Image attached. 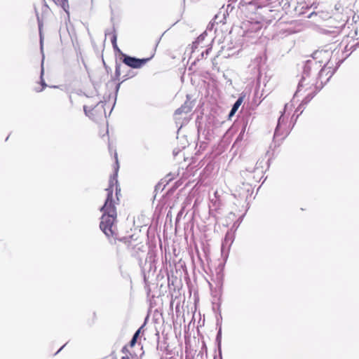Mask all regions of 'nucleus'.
<instances>
[{
  "mask_svg": "<svg viewBox=\"0 0 359 359\" xmlns=\"http://www.w3.org/2000/svg\"><path fill=\"white\" fill-rule=\"evenodd\" d=\"M245 128H246V125H245L243 127L242 130L241 131L240 134L237 137L236 140V142L241 141L243 139L245 132Z\"/></svg>",
  "mask_w": 359,
  "mask_h": 359,
  "instance_id": "nucleus-14",
  "label": "nucleus"
},
{
  "mask_svg": "<svg viewBox=\"0 0 359 359\" xmlns=\"http://www.w3.org/2000/svg\"><path fill=\"white\" fill-rule=\"evenodd\" d=\"M57 5L60 6L63 10L69 14V3L68 0H53Z\"/></svg>",
  "mask_w": 359,
  "mask_h": 359,
  "instance_id": "nucleus-8",
  "label": "nucleus"
},
{
  "mask_svg": "<svg viewBox=\"0 0 359 359\" xmlns=\"http://www.w3.org/2000/svg\"><path fill=\"white\" fill-rule=\"evenodd\" d=\"M313 64V61L312 60H308L306 62V64L305 65L304 68L302 79L300 80L298 84L297 90L295 93V96H297V94L301 91L302 87L309 84V83H307L306 81L310 76V72Z\"/></svg>",
  "mask_w": 359,
  "mask_h": 359,
  "instance_id": "nucleus-4",
  "label": "nucleus"
},
{
  "mask_svg": "<svg viewBox=\"0 0 359 359\" xmlns=\"http://www.w3.org/2000/svg\"><path fill=\"white\" fill-rule=\"evenodd\" d=\"M121 71V65H116V69H115V75H116V77L120 76Z\"/></svg>",
  "mask_w": 359,
  "mask_h": 359,
  "instance_id": "nucleus-16",
  "label": "nucleus"
},
{
  "mask_svg": "<svg viewBox=\"0 0 359 359\" xmlns=\"http://www.w3.org/2000/svg\"><path fill=\"white\" fill-rule=\"evenodd\" d=\"M40 46H41V50L43 51V39L41 34L40 33Z\"/></svg>",
  "mask_w": 359,
  "mask_h": 359,
  "instance_id": "nucleus-19",
  "label": "nucleus"
},
{
  "mask_svg": "<svg viewBox=\"0 0 359 359\" xmlns=\"http://www.w3.org/2000/svg\"><path fill=\"white\" fill-rule=\"evenodd\" d=\"M122 359H129V358L128 356H123L122 357Z\"/></svg>",
  "mask_w": 359,
  "mask_h": 359,
  "instance_id": "nucleus-22",
  "label": "nucleus"
},
{
  "mask_svg": "<svg viewBox=\"0 0 359 359\" xmlns=\"http://www.w3.org/2000/svg\"><path fill=\"white\" fill-rule=\"evenodd\" d=\"M125 350H126V346H124V347L122 348V351H123V352H124V351H125Z\"/></svg>",
  "mask_w": 359,
  "mask_h": 359,
  "instance_id": "nucleus-23",
  "label": "nucleus"
},
{
  "mask_svg": "<svg viewBox=\"0 0 359 359\" xmlns=\"http://www.w3.org/2000/svg\"><path fill=\"white\" fill-rule=\"evenodd\" d=\"M286 122H287V118L284 116L283 114H282L278 120V124H277L276 128L275 130V133H274L275 136H278L279 135V132L282 128V126L285 125Z\"/></svg>",
  "mask_w": 359,
  "mask_h": 359,
  "instance_id": "nucleus-5",
  "label": "nucleus"
},
{
  "mask_svg": "<svg viewBox=\"0 0 359 359\" xmlns=\"http://www.w3.org/2000/svg\"><path fill=\"white\" fill-rule=\"evenodd\" d=\"M313 97L314 95L309 94L302 101V103L299 106L297 109L299 110L302 104H306L307 103H309Z\"/></svg>",
  "mask_w": 359,
  "mask_h": 359,
  "instance_id": "nucleus-12",
  "label": "nucleus"
},
{
  "mask_svg": "<svg viewBox=\"0 0 359 359\" xmlns=\"http://www.w3.org/2000/svg\"><path fill=\"white\" fill-rule=\"evenodd\" d=\"M115 159L116 166L114 168V174L109 179V187L106 189L107 191V197L104 205L100 208V211L103 212L100 224V229L108 237H113L116 235V228L114 222L116 219V209L113 201V187L116 185V195L118 194V180L117 173L118 170V163L117 154L115 153ZM120 191V189H118Z\"/></svg>",
  "mask_w": 359,
  "mask_h": 359,
  "instance_id": "nucleus-1",
  "label": "nucleus"
},
{
  "mask_svg": "<svg viewBox=\"0 0 359 359\" xmlns=\"http://www.w3.org/2000/svg\"><path fill=\"white\" fill-rule=\"evenodd\" d=\"M43 72H44V69H43V59L42 62H41V76H40L41 77V84L42 86V88L41 89H36V92L42 91L44 89V88L47 86L45 81L43 79Z\"/></svg>",
  "mask_w": 359,
  "mask_h": 359,
  "instance_id": "nucleus-10",
  "label": "nucleus"
},
{
  "mask_svg": "<svg viewBox=\"0 0 359 359\" xmlns=\"http://www.w3.org/2000/svg\"><path fill=\"white\" fill-rule=\"evenodd\" d=\"M111 33H113L111 41L112 46H115L116 43L117 36H116V34L115 33L114 28H113L111 32L110 30H106L105 31V35L110 34Z\"/></svg>",
  "mask_w": 359,
  "mask_h": 359,
  "instance_id": "nucleus-11",
  "label": "nucleus"
},
{
  "mask_svg": "<svg viewBox=\"0 0 359 359\" xmlns=\"http://www.w3.org/2000/svg\"><path fill=\"white\" fill-rule=\"evenodd\" d=\"M205 53H206V55H208V54L209 53V49H207V50H205Z\"/></svg>",
  "mask_w": 359,
  "mask_h": 359,
  "instance_id": "nucleus-24",
  "label": "nucleus"
},
{
  "mask_svg": "<svg viewBox=\"0 0 359 359\" xmlns=\"http://www.w3.org/2000/svg\"><path fill=\"white\" fill-rule=\"evenodd\" d=\"M242 102H243V97H239L236 101V102L233 104V105L231 109V111L229 113L230 116H233L236 113V111L238 110V107L241 104Z\"/></svg>",
  "mask_w": 359,
  "mask_h": 359,
  "instance_id": "nucleus-9",
  "label": "nucleus"
},
{
  "mask_svg": "<svg viewBox=\"0 0 359 359\" xmlns=\"http://www.w3.org/2000/svg\"><path fill=\"white\" fill-rule=\"evenodd\" d=\"M128 76V75H125V76H123V77L124 78V80L127 79V76Z\"/></svg>",
  "mask_w": 359,
  "mask_h": 359,
  "instance_id": "nucleus-25",
  "label": "nucleus"
},
{
  "mask_svg": "<svg viewBox=\"0 0 359 359\" xmlns=\"http://www.w3.org/2000/svg\"><path fill=\"white\" fill-rule=\"evenodd\" d=\"M331 54H332V52H331L330 50H318L313 53V58L316 62H318L320 65L323 64V67L320 69L318 74L320 78L322 77L323 74L325 70L326 66L330 62Z\"/></svg>",
  "mask_w": 359,
  "mask_h": 359,
  "instance_id": "nucleus-2",
  "label": "nucleus"
},
{
  "mask_svg": "<svg viewBox=\"0 0 359 359\" xmlns=\"http://www.w3.org/2000/svg\"><path fill=\"white\" fill-rule=\"evenodd\" d=\"M66 344L63 345L60 349L55 353V355H57L62 349L65 346Z\"/></svg>",
  "mask_w": 359,
  "mask_h": 359,
  "instance_id": "nucleus-21",
  "label": "nucleus"
},
{
  "mask_svg": "<svg viewBox=\"0 0 359 359\" xmlns=\"http://www.w3.org/2000/svg\"><path fill=\"white\" fill-rule=\"evenodd\" d=\"M221 341H222V329L221 327L219 329L218 332L216 336V341L218 344V348L220 350L221 348Z\"/></svg>",
  "mask_w": 359,
  "mask_h": 359,
  "instance_id": "nucleus-13",
  "label": "nucleus"
},
{
  "mask_svg": "<svg viewBox=\"0 0 359 359\" xmlns=\"http://www.w3.org/2000/svg\"><path fill=\"white\" fill-rule=\"evenodd\" d=\"M229 242L231 243V242H232V241H231V238H230V236H229V233H227L226 234V236H225L224 241V242H223V243H222V248H224V246H225L226 245H227Z\"/></svg>",
  "mask_w": 359,
  "mask_h": 359,
  "instance_id": "nucleus-15",
  "label": "nucleus"
},
{
  "mask_svg": "<svg viewBox=\"0 0 359 359\" xmlns=\"http://www.w3.org/2000/svg\"><path fill=\"white\" fill-rule=\"evenodd\" d=\"M143 326H144V325H142V327H140V328H139V329L135 332V334H134V335H133V337H135V338H137V339L138 338V337H139V335H140V332H141V330H142V329L143 328Z\"/></svg>",
  "mask_w": 359,
  "mask_h": 359,
  "instance_id": "nucleus-17",
  "label": "nucleus"
},
{
  "mask_svg": "<svg viewBox=\"0 0 359 359\" xmlns=\"http://www.w3.org/2000/svg\"><path fill=\"white\" fill-rule=\"evenodd\" d=\"M115 51L121 52L120 49L118 48L117 43H116L115 46H113Z\"/></svg>",
  "mask_w": 359,
  "mask_h": 359,
  "instance_id": "nucleus-20",
  "label": "nucleus"
},
{
  "mask_svg": "<svg viewBox=\"0 0 359 359\" xmlns=\"http://www.w3.org/2000/svg\"><path fill=\"white\" fill-rule=\"evenodd\" d=\"M150 58H143V59H139L134 57L128 56L126 55H123V63L127 65L128 67L134 68V69H138L144 66L149 60Z\"/></svg>",
  "mask_w": 359,
  "mask_h": 359,
  "instance_id": "nucleus-3",
  "label": "nucleus"
},
{
  "mask_svg": "<svg viewBox=\"0 0 359 359\" xmlns=\"http://www.w3.org/2000/svg\"><path fill=\"white\" fill-rule=\"evenodd\" d=\"M191 107L187 104V102H185L183 105H182L180 108L176 109L175 112V115H180L182 114H187L189 111H191Z\"/></svg>",
  "mask_w": 359,
  "mask_h": 359,
  "instance_id": "nucleus-6",
  "label": "nucleus"
},
{
  "mask_svg": "<svg viewBox=\"0 0 359 359\" xmlns=\"http://www.w3.org/2000/svg\"><path fill=\"white\" fill-rule=\"evenodd\" d=\"M98 107H100L101 109H104V103L102 102H99L95 107L90 109H88V107L83 106V111L87 116L90 117L92 114V111L95 110V108Z\"/></svg>",
  "mask_w": 359,
  "mask_h": 359,
  "instance_id": "nucleus-7",
  "label": "nucleus"
},
{
  "mask_svg": "<svg viewBox=\"0 0 359 359\" xmlns=\"http://www.w3.org/2000/svg\"><path fill=\"white\" fill-rule=\"evenodd\" d=\"M136 341H137V338L133 337V338H132V339H131V341L130 342V346H134L135 344Z\"/></svg>",
  "mask_w": 359,
  "mask_h": 359,
  "instance_id": "nucleus-18",
  "label": "nucleus"
}]
</instances>
